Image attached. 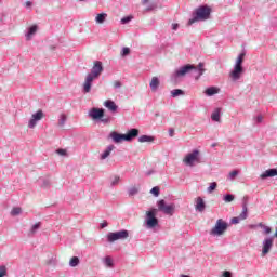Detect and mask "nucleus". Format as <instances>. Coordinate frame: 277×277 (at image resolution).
Instances as JSON below:
<instances>
[{
  "mask_svg": "<svg viewBox=\"0 0 277 277\" xmlns=\"http://www.w3.org/2000/svg\"><path fill=\"white\" fill-rule=\"evenodd\" d=\"M103 72V63L101 61H95L91 70V74H88L83 83V92L85 94L90 93L92 90V82L94 79H98Z\"/></svg>",
  "mask_w": 277,
  "mask_h": 277,
  "instance_id": "obj_1",
  "label": "nucleus"
},
{
  "mask_svg": "<svg viewBox=\"0 0 277 277\" xmlns=\"http://www.w3.org/2000/svg\"><path fill=\"white\" fill-rule=\"evenodd\" d=\"M190 70H197L196 79H200L205 75V63H199L198 67L194 65H185L176 71V77H185Z\"/></svg>",
  "mask_w": 277,
  "mask_h": 277,
  "instance_id": "obj_2",
  "label": "nucleus"
},
{
  "mask_svg": "<svg viewBox=\"0 0 277 277\" xmlns=\"http://www.w3.org/2000/svg\"><path fill=\"white\" fill-rule=\"evenodd\" d=\"M140 135V130L131 129L127 134H120L118 132H113L110 137L114 140L116 144H120V142H131L134 137Z\"/></svg>",
  "mask_w": 277,
  "mask_h": 277,
  "instance_id": "obj_3",
  "label": "nucleus"
},
{
  "mask_svg": "<svg viewBox=\"0 0 277 277\" xmlns=\"http://www.w3.org/2000/svg\"><path fill=\"white\" fill-rule=\"evenodd\" d=\"M195 17L188 21V25H194V23H198V21H208L211 16V8L208 5L199 6L195 11Z\"/></svg>",
  "mask_w": 277,
  "mask_h": 277,
  "instance_id": "obj_4",
  "label": "nucleus"
},
{
  "mask_svg": "<svg viewBox=\"0 0 277 277\" xmlns=\"http://www.w3.org/2000/svg\"><path fill=\"white\" fill-rule=\"evenodd\" d=\"M226 230H228V223L222 219H219L214 227L211 229L210 235H213L214 237H222Z\"/></svg>",
  "mask_w": 277,
  "mask_h": 277,
  "instance_id": "obj_5",
  "label": "nucleus"
},
{
  "mask_svg": "<svg viewBox=\"0 0 277 277\" xmlns=\"http://www.w3.org/2000/svg\"><path fill=\"white\" fill-rule=\"evenodd\" d=\"M183 163L190 168H193L194 163H200V151L195 149L190 154H187L183 159Z\"/></svg>",
  "mask_w": 277,
  "mask_h": 277,
  "instance_id": "obj_6",
  "label": "nucleus"
},
{
  "mask_svg": "<svg viewBox=\"0 0 277 277\" xmlns=\"http://www.w3.org/2000/svg\"><path fill=\"white\" fill-rule=\"evenodd\" d=\"M157 216V209H151L146 212V226L147 228H157L159 226V220Z\"/></svg>",
  "mask_w": 277,
  "mask_h": 277,
  "instance_id": "obj_7",
  "label": "nucleus"
},
{
  "mask_svg": "<svg viewBox=\"0 0 277 277\" xmlns=\"http://www.w3.org/2000/svg\"><path fill=\"white\" fill-rule=\"evenodd\" d=\"M129 237V230L122 229L120 232L109 233L107 235V241L109 243H114V241H118L120 239H127Z\"/></svg>",
  "mask_w": 277,
  "mask_h": 277,
  "instance_id": "obj_8",
  "label": "nucleus"
},
{
  "mask_svg": "<svg viewBox=\"0 0 277 277\" xmlns=\"http://www.w3.org/2000/svg\"><path fill=\"white\" fill-rule=\"evenodd\" d=\"M174 209H176L174 203L166 206V200L161 199L158 201V211L164 212L166 215H172V213H174Z\"/></svg>",
  "mask_w": 277,
  "mask_h": 277,
  "instance_id": "obj_9",
  "label": "nucleus"
},
{
  "mask_svg": "<svg viewBox=\"0 0 277 277\" xmlns=\"http://www.w3.org/2000/svg\"><path fill=\"white\" fill-rule=\"evenodd\" d=\"M44 118V113L42 110H38L36 114H34L28 122L29 129H34L36 124H38V121L42 120Z\"/></svg>",
  "mask_w": 277,
  "mask_h": 277,
  "instance_id": "obj_10",
  "label": "nucleus"
},
{
  "mask_svg": "<svg viewBox=\"0 0 277 277\" xmlns=\"http://www.w3.org/2000/svg\"><path fill=\"white\" fill-rule=\"evenodd\" d=\"M272 246H274V238H265L262 247V256L269 254V250H272Z\"/></svg>",
  "mask_w": 277,
  "mask_h": 277,
  "instance_id": "obj_11",
  "label": "nucleus"
},
{
  "mask_svg": "<svg viewBox=\"0 0 277 277\" xmlns=\"http://www.w3.org/2000/svg\"><path fill=\"white\" fill-rule=\"evenodd\" d=\"M90 118L93 120H101L105 116V110L103 108H92L89 113Z\"/></svg>",
  "mask_w": 277,
  "mask_h": 277,
  "instance_id": "obj_12",
  "label": "nucleus"
},
{
  "mask_svg": "<svg viewBox=\"0 0 277 277\" xmlns=\"http://www.w3.org/2000/svg\"><path fill=\"white\" fill-rule=\"evenodd\" d=\"M241 75H243V67L235 65L234 70L229 74V77L233 79V81H238V79H241Z\"/></svg>",
  "mask_w": 277,
  "mask_h": 277,
  "instance_id": "obj_13",
  "label": "nucleus"
},
{
  "mask_svg": "<svg viewBox=\"0 0 277 277\" xmlns=\"http://www.w3.org/2000/svg\"><path fill=\"white\" fill-rule=\"evenodd\" d=\"M195 209L196 211H199V213H202L205 209H207V205L205 203V199H202V197H197L195 199Z\"/></svg>",
  "mask_w": 277,
  "mask_h": 277,
  "instance_id": "obj_14",
  "label": "nucleus"
},
{
  "mask_svg": "<svg viewBox=\"0 0 277 277\" xmlns=\"http://www.w3.org/2000/svg\"><path fill=\"white\" fill-rule=\"evenodd\" d=\"M104 107H106V109H108L109 111H113V113L118 111V105H116V102H114L111 100H106L104 102Z\"/></svg>",
  "mask_w": 277,
  "mask_h": 277,
  "instance_id": "obj_15",
  "label": "nucleus"
},
{
  "mask_svg": "<svg viewBox=\"0 0 277 277\" xmlns=\"http://www.w3.org/2000/svg\"><path fill=\"white\" fill-rule=\"evenodd\" d=\"M159 78H151V81L149 82V88L151 89V92H157V90L159 89Z\"/></svg>",
  "mask_w": 277,
  "mask_h": 277,
  "instance_id": "obj_16",
  "label": "nucleus"
},
{
  "mask_svg": "<svg viewBox=\"0 0 277 277\" xmlns=\"http://www.w3.org/2000/svg\"><path fill=\"white\" fill-rule=\"evenodd\" d=\"M273 176H277V169H268L261 174V179H268Z\"/></svg>",
  "mask_w": 277,
  "mask_h": 277,
  "instance_id": "obj_17",
  "label": "nucleus"
},
{
  "mask_svg": "<svg viewBox=\"0 0 277 277\" xmlns=\"http://www.w3.org/2000/svg\"><path fill=\"white\" fill-rule=\"evenodd\" d=\"M106 19H107L106 13H100L95 17V21H96V23H98V25H103V23H105Z\"/></svg>",
  "mask_w": 277,
  "mask_h": 277,
  "instance_id": "obj_18",
  "label": "nucleus"
},
{
  "mask_svg": "<svg viewBox=\"0 0 277 277\" xmlns=\"http://www.w3.org/2000/svg\"><path fill=\"white\" fill-rule=\"evenodd\" d=\"M220 114H222V109L221 108H216L212 115H211V118L214 122H220Z\"/></svg>",
  "mask_w": 277,
  "mask_h": 277,
  "instance_id": "obj_19",
  "label": "nucleus"
},
{
  "mask_svg": "<svg viewBox=\"0 0 277 277\" xmlns=\"http://www.w3.org/2000/svg\"><path fill=\"white\" fill-rule=\"evenodd\" d=\"M217 92H220V89L215 87H211L206 90L207 96H213L214 94H217Z\"/></svg>",
  "mask_w": 277,
  "mask_h": 277,
  "instance_id": "obj_20",
  "label": "nucleus"
},
{
  "mask_svg": "<svg viewBox=\"0 0 277 277\" xmlns=\"http://www.w3.org/2000/svg\"><path fill=\"white\" fill-rule=\"evenodd\" d=\"M114 148H116L114 145L108 146L106 150L102 154V159H107V157L111 155V150H114Z\"/></svg>",
  "mask_w": 277,
  "mask_h": 277,
  "instance_id": "obj_21",
  "label": "nucleus"
},
{
  "mask_svg": "<svg viewBox=\"0 0 277 277\" xmlns=\"http://www.w3.org/2000/svg\"><path fill=\"white\" fill-rule=\"evenodd\" d=\"M36 31H38V26H31L27 34V40H31V37L34 36V34H36Z\"/></svg>",
  "mask_w": 277,
  "mask_h": 277,
  "instance_id": "obj_22",
  "label": "nucleus"
},
{
  "mask_svg": "<svg viewBox=\"0 0 277 277\" xmlns=\"http://www.w3.org/2000/svg\"><path fill=\"white\" fill-rule=\"evenodd\" d=\"M183 94H185V92L181 89H174L171 91L173 98H176V96H183Z\"/></svg>",
  "mask_w": 277,
  "mask_h": 277,
  "instance_id": "obj_23",
  "label": "nucleus"
},
{
  "mask_svg": "<svg viewBox=\"0 0 277 277\" xmlns=\"http://www.w3.org/2000/svg\"><path fill=\"white\" fill-rule=\"evenodd\" d=\"M243 57H246V53L239 54V56L236 60L235 66L242 67L241 64H243Z\"/></svg>",
  "mask_w": 277,
  "mask_h": 277,
  "instance_id": "obj_24",
  "label": "nucleus"
},
{
  "mask_svg": "<svg viewBox=\"0 0 277 277\" xmlns=\"http://www.w3.org/2000/svg\"><path fill=\"white\" fill-rule=\"evenodd\" d=\"M153 136H148V135H141L138 137V142H141V144H144V142H153Z\"/></svg>",
  "mask_w": 277,
  "mask_h": 277,
  "instance_id": "obj_25",
  "label": "nucleus"
},
{
  "mask_svg": "<svg viewBox=\"0 0 277 277\" xmlns=\"http://www.w3.org/2000/svg\"><path fill=\"white\" fill-rule=\"evenodd\" d=\"M241 221L246 220L248 217V207L243 206L242 212L238 216Z\"/></svg>",
  "mask_w": 277,
  "mask_h": 277,
  "instance_id": "obj_26",
  "label": "nucleus"
},
{
  "mask_svg": "<svg viewBox=\"0 0 277 277\" xmlns=\"http://www.w3.org/2000/svg\"><path fill=\"white\" fill-rule=\"evenodd\" d=\"M215 189H217V183L216 182H212L210 184V186L208 187L207 192H208V194H213V192H215Z\"/></svg>",
  "mask_w": 277,
  "mask_h": 277,
  "instance_id": "obj_27",
  "label": "nucleus"
},
{
  "mask_svg": "<svg viewBox=\"0 0 277 277\" xmlns=\"http://www.w3.org/2000/svg\"><path fill=\"white\" fill-rule=\"evenodd\" d=\"M260 228H263L264 235H269L272 233V227L263 225V223L259 224Z\"/></svg>",
  "mask_w": 277,
  "mask_h": 277,
  "instance_id": "obj_28",
  "label": "nucleus"
},
{
  "mask_svg": "<svg viewBox=\"0 0 277 277\" xmlns=\"http://www.w3.org/2000/svg\"><path fill=\"white\" fill-rule=\"evenodd\" d=\"M69 265L70 267H77V265H79V258L78 256L71 258L69 261Z\"/></svg>",
  "mask_w": 277,
  "mask_h": 277,
  "instance_id": "obj_29",
  "label": "nucleus"
},
{
  "mask_svg": "<svg viewBox=\"0 0 277 277\" xmlns=\"http://www.w3.org/2000/svg\"><path fill=\"white\" fill-rule=\"evenodd\" d=\"M39 228H40V223H36L35 225H32V227L30 228V235H36Z\"/></svg>",
  "mask_w": 277,
  "mask_h": 277,
  "instance_id": "obj_30",
  "label": "nucleus"
},
{
  "mask_svg": "<svg viewBox=\"0 0 277 277\" xmlns=\"http://www.w3.org/2000/svg\"><path fill=\"white\" fill-rule=\"evenodd\" d=\"M105 265H106V267H114V261L109 256H106Z\"/></svg>",
  "mask_w": 277,
  "mask_h": 277,
  "instance_id": "obj_31",
  "label": "nucleus"
},
{
  "mask_svg": "<svg viewBox=\"0 0 277 277\" xmlns=\"http://www.w3.org/2000/svg\"><path fill=\"white\" fill-rule=\"evenodd\" d=\"M150 194H153L157 198L159 196V187H153Z\"/></svg>",
  "mask_w": 277,
  "mask_h": 277,
  "instance_id": "obj_32",
  "label": "nucleus"
},
{
  "mask_svg": "<svg viewBox=\"0 0 277 277\" xmlns=\"http://www.w3.org/2000/svg\"><path fill=\"white\" fill-rule=\"evenodd\" d=\"M225 202H233L235 200V196L233 195H226L224 197Z\"/></svg>",
  "mask_w": 277,
  "mask_h": 277,
  "instance_id": "obj_33",
  "label": "nucleus"
},
{
  "mask_svg": "<svg viewBox=\"0 0 277 277\" xmlns=\"http://www.w3.org/2000/svg\"><path fill=\"white\" fill-rule=\"evenodd\" d=\"M130 21H133V16H127L121 19V23L123 25H127V23H130Z\"/></svg>",
  "mask_w": 277,
  "mask_h": 277,
  "instance_id": "obj_34",
  "label": "nucleus"
},
{
  "mask_svg": "<svg viewBox=\"0 0 277 277\" xmlns=\"http://www.w3.org/2000/svg\"><path fill=\"white\" fill-rule=\"evenodd\" d=\"M21 208H13L11 211V214L13 215H21Z\"/></svg>",
  "mask_w": 277,
  "mask_h": 277,
  "instance_id": "obj_35",
  "label": "nucleus"
},
{
  "mask_svg": "<svg viewBox=\"0 0 277 277\" xmlns=\"http://www.w3.org/2000/svg\"><path fill=\"white\" fill-rule=\"evenodd\" d=\"M5 274H8V269L5 268V266H0V277L5 276Z\"/></svg>",
  "mask_w": 277,
  "mask_h": 277,
  "instance_id": "obj_36",
  "label": "nucleus"
},
{
  "mask_svg": "<svg viewBox=\"0 0 277 277\" xmlns=\"http://www.w3.org/2000/svg\"><path fill=\"white\" fill-rule=\"evenodd\" d=\"M129 53H131V49H129V48H123L121 55L124 57V56L129 55Z\"/></svg>",
  "mask_w": 277,
  "mask_h": 277,
  "instance_id": "obj_37",
  "label": "nucleus"
},
{
  "mask_svg": "<svg viewBox=\"0 0 277 277\" xmlns=\"http://www.w3.org/2000/svg\"><path fill=\"white\" fill-rule=\"evenodd\" d=\"M239 222H241L239 216H236V217L232 219V224H239Z\"/></svg>",
  "mask_w": 277,
  "mask_h": 277,
  "instance_id": "obj_38",
  "label": "nucleus"
},
{
  "mask_svg": "<svg viewBox=\"0 0 277 277\" xmlns=\"http://www.w3.org/2000/svg\"><path fill=\"white\" fill-rule=\"evenodd\" d=\"M113 87L114 88H122V83L120 81H114Z\"/></svg>",
  "mask_w": 277,
  "mask_h": 277,
  "instance_id": "obj_39",
  "label": "nucleus"
},
{
  "mask_svg": "<svg viewBox=\"0 0 277 277\" xmlns=\"http://www.w3.org/2000/svg\"><path fill=\"white\" fill-rule=\"evenodd\" d=\"M56 153L57 155H61L62 157H64V155H66V149H57Z\"/></svg>",
  "mask_w": 277,
  "mask_h": 277,
  "instance_id": "obj_40",
  "label": "nucleus"
},
{
  "mask_svg": "<svg viewBox=\"0 0 277 277\" xmlns=\"http://www.w3.org/2000/svg\"><path fill=\"white\" fill-rule=\"evenodd\" d=\"M237 174H239L238 171H232V172L229 173V177H230V179H235V176H237Z\"/></svg>",
  "mask_w": 277,
  "mask_h": 277,
  "instance_id": "obj_41",
  "label": "nucleus"
},
{
  "mask_svg": "<svg viewBox=\"0 0 277 277\" xmlns=\"http://www.w3.org/2000/svg\"><path fill=\"white\" fill-rule=\"evenodd\" d=\"M64 122H66V117L64 115H62V119H61L60 124L64 126Z\"/></svg>",
  "mask_w": 277,
  "mask_h": 277,
  "instance_id": "obj_42",
  "label": "nucleus"
},
{
  "mask_svg": "<svg viewBox=\"0 0 277 277\" xmlns=\"http://www.w3.org/2000/svg\"><path fill=\"white\" fill-rule=\"evenodd\" d=\"M169 135H170V137H174V129L169 130Z\"/></svg>",
  "mask_w": 277,
  "mask_h": 277,
  "instance_id": "obj_43",
  "label": "nucleus"
},
{
  "mask_svg": "<svg viewBox=\"0 0 277 277\" xmlns=\"http://www.w3.org/2000/svg\"><path fill=\"white\" fill-rule=\"evenodd\" d=\"M223 276H224V277H232L230 272H228V271H225L224 274H223Z\"/></svg>",
  "mask_w": 277,
  "mask_h": 277,
  "instance_id": "obj_44",
  "label": "nucleus"
},
{
  "mask_svg": "<svg viewBox=\"0 0 277 277\" xmlns=\"http://www.w3.org/2000/svg\"><path fill=\"white\" fill-rule=\"evenodd\" d=\"M172 29L173 31H176V29H179V24H172Z\"/></svg>",
  "mask_w": 277,
  "mask_h": 277,
  "instance_id": "obj_45",
  "label": "nucleus"
},
{
  "mask_svg": "<svg viewBox=\"0 0 277 277\" xmlns=\"http://www.w3.org/2000/svg\"><path fill=\"white\" fill-rule=\"evenodd\" d=\"M256 121L258 122H263V117L262 116H258Z\"/></svg>",
  "mask_w": 277,
  "mask_h": 277,
  "instance_id": "obj_46",
  "label": "nucleus"
},
{
  "mask_svg": "<svg viewBox=\"0 0 277 277\" xmlns=\"http://www.w3.org/2000/svg\"><path fill=\"white\" fill-rule=\"evenodd\" d=\"M118 181H120V177H115V181L113 182V185H116V183H118Z\"/></svg>",
  "mask_w": 277,
  "mask_h": 277,
  "instance_id": "obj_47",
  "label": "nucleus"
},
{
  "mask_svg": "<svg viewBox=\"0 0 277 277\" xmlns=\"http://www.w3.org/2000/svg\"><path fill=\"white\" fill-rule=\"evenodd\" d=\"M26 8H31V2L30 1L26 2Z\"/></svg>",
  "mask_w": 277,
  "mask_h": 277,
  "instance_id": "obj_48",
  "label": "nucleus"
},
{
  "mask_svg": "<svg viewBox=\"0 0 277 277\" xmlns=\"http://www.w3.org/2000/svg\"><path fill=\"white\" fill-rule=\"evenodd\" d=\"M101 226H102V228H106L107 222L102 223Z\"/></svg>",
  "mask_w": 277,
  "mask_h": 277,
  "instance_id": "obj_49",
  "label": "nucleus"
},
{
  "mask_svg": "<svg viewBox=\"0 0 277 277\" xmlns=\"http://www.w3.org/2000/svg\"><path fill=\"white\" fill-rule=\"evenodd\" d=\"M148 1H150V0H143L142 1L143 5H146V3H148Z\"/></svg>",
  "mask_w": 277,
  "mask_h": 277,
  "instance_id": "obj_50",
  "label": "nucleus"
},
{
  "mask_svg": "<svg viewBox=\"0 0 277 277\" xmlns=\"http://www.w3.org/2000/svg\"><path fill=\"white\" fill-rule=\"evenodd\" d=\"M274 237H276V238H277V229L275 230Z\"/></svg>",
  "mask_w": 277,
  "mask_h": 277,
  "instance_id": "obj_51",
  "label": "nucleus"
},
{
  "mask_svg": "<svg viewBox=\"0 0 277 277\" xmlns=\"http://www.w3.org/2000/svg\"><path fill=\"white\" fill-rule=\"evenodd\" d=\"M181 277H189V275H181Z\"/></svg>",
  "mask_w": 277,
  "mask_h": 277,
  "instance_id": "obj_52",
  "label": "nucleus"
}]
</instances>
